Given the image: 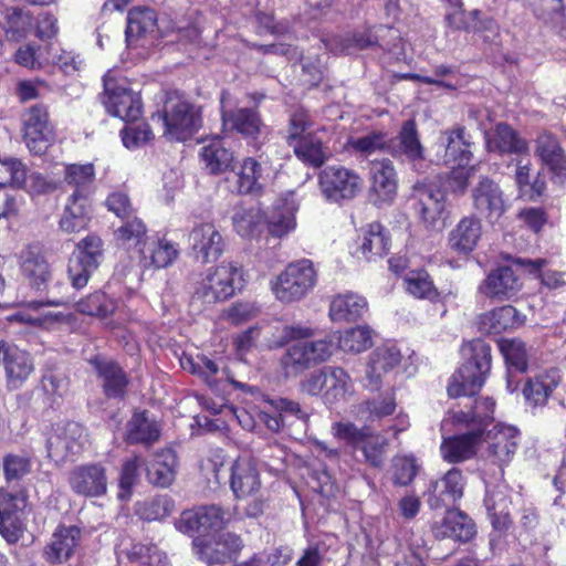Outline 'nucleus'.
Listing matches in <instances>:
<instances>
[{
    "label": "nucleus",
    "instance_id": "obj_1",
    "mask_svg": "<svg viewBox=\"0 0 566 566\" xmlns=\"http://www.w3.org/2000/svg\"><path fill=\"white\" fill-rule=\"evenodd\" d=\"M465 361L453 374L448 385L452 398L475 395L491 368V347L482 339H474L462 347Z\"/></svg>",
    "mask_w": 566,
    "mask_h": 566
},
{
    "label": "nucleus",
    "instance_id": "obj_2",
    "mask_svg": "<svg viewBox=\"0 0 566 566\" xmlns=\"http://www.w3.org/2000/svg\"><path fill=\"white\" fill-rule=\"evenodd\" d=\"M158 120H163L165 126L164 135L177 142L187 140L202 125L200 108L178 94L167 96Z\"/></svg>",
    "mask_w": 566,
    "mask_h": 566
},
{
    "label": "nucleus",
    "instance_id": "obj_3",
    "mask_svg": "<svg viewBox=\"0 0 566 566\" xmlns=\"http://www.w3.org/2000/svg\"><path fill=\"white\" fill-rule=\"evenodd\" d=\"M242 268L232 262H222L210 269L197 286L192 300L213 304L232 297L243 287Z\"/></svg>",
    "mask_w": 566,
    "mask_h": 566
},
{
    "label": "nucleus",
    "instance_id": "obj_4",
    "mask_svg": "<svg viewBox=\"0 0 566 566\" xmlns=\"http://www.w3.org/2000/svg\"><path fill=\"white\" fill-rule=\"evenodd\" d=\"M336 438L346 441L363 452L365 462L374 468H381L385 462L388 440L373 432L368 427L358 428L352 422H336L332 427Z\"/></svg>",
    "mask_w": 566,
    "mask_h": 566
},
{
    "label": "nucleus",
    "instance_id": "obj_5",
    "mask_svg": "<svg viewBox=\"0 0 566 566\" xmlns=\"http://www.w3.org/2000/svg\"><path fill=\"white\" fill-rule=\"evenodd\" d=\"M316 284V272L312 261L303 259L290 263L272 284L277 300L284 303L300 301Z\"/></svg>",
    "mask_w": 566,
    "mask_h": 566
},
{
    "label": "nucleus",
    "instance_id": "obj_6",
    "mask_svg": "<svg viewBox=\"0 0 566 566\" xmlns=\"http://www.w3.org/2000/svg\"><path fill=\"white\" fill-rule=\"evenodd\" d=\"M322 196L332 203L353 200L363 189L360 175L344 166H328L318 174Z\"/></svg>",
    "mask_w": 566,
    "mask_h": 566
},
{
    "label": "nucleus",
    "instance_id": "obj_7",
    "mask_svg": "<svg viewBox=\"0 0 566 566\" xmlns=\"http://www.w3.org/2000/svg\"><path fill=\"white\" fill-rule=\"evenodd\" d=\"M244 546L242 537L232 532L222 533L217 538L197 536L192 541L195 555L207 565L234 564Z\"/></svg>",
    "mask_w": 566,
    "mask_h": 566
},
{
    "label": "nucleus",
    "instance_id": "obj_8",
    "mask_svg": "<svg viewBox=\"0 0 566 566\" xmlns=\"http://www.w3.org/2000/svg\"><path fill=\"white\" fill-rule=\"evenodd\" d=\"M22 124L23 140L29 150L35 155L44 154L54 137L48 107L43 104L29 107L22 116Z\"/></svg>",
    "mask_w": 566,
    "mask_h": 566
},
{
    "label": "nucleus",
    "instance_id": "obj_9",
    "mask_svg": "<svg viewBox=\"0 0 566 566\" xmlns=\"http://www.w3.org/2000/svg\"><path fill=\"white\" fill-rule=\"evenodd\" d=\"M471 198L474 209L490 223L499 221L509 208L502 188L488 176L480 177L471 190Z\"/></svg>",
    "mask_w": 566,
    "mask_h": 566
},
{
    "label": "nucleus",
    "instance_id": "obj_10",
    "mask_svg": "<svg viewBox=\"0 0 566 566\" xmlns=\"http://www.w3.org/2000/svg\"><path fill=\"white\" fill-rule=\"evenodd\" d=\"M369 201L381 208L391 205L398 191L396 169L389 159L373 160L369 168Z\"/></svg>",
    "mask_w": 566,
    "mask_h": 566
},
{
    "label": "nucleus",
    "instance_id": "obj_11",
    "mask_svg": "<svg viewBox=\"0 0 566 566\" xmlns=\"http://www.w3.org/2000/svg\"><path fill=\"white\" fill-rule=\"evenodd\" d=\"M495 401L489 397L474 399L473 403L465 405L464 409H451L447 412L442 427L452 426L459 430L473 428L485 433L490 422L493 420Z\"/></svg>",
    "mask_w": 566,
    "mask_h": 566
},
{
    "label": "nucleus",
    "instance_id": "obj_12",
    "mask_svg": "<svg viewBox=\"0 0 566 566\" xmlns=\"http://www.w3.org/2000/svg\"><path fill=\"white\" fill-rule=\"evenodd\" d=\"M0 363L6 374L7 387L15 390L22 387L34 370L31 355L13 344L0 340Z\"/></svg>",
    "mask_w": 566,
    "mask_h": 566
},
{
    "label": "nucleus",
    "instance_id": "obj_13",
    "mask_svg": "<svg viewBox=\"0 0 566 566\" xmlns=\"http://www.w3.org/2000/svg\"><path fill=\"white\" fill-rule=\"evenodd\" d=\"M104 105L109 114L125 122H135L142 115V101L133 91L117 86L109 78H104Z\"/></svg>",
    "mask_w": 566,
    "mask_h": 566
},
{
    "label": "nucleus",
    "instance_id": "obj_14",
    "mask_svg": "<svg viewBox=\"0 0 566 566\" xmlns=\"http://www.w3.org/2000/svg\"><path fill=\"white\" fill-rule=\"evenodd\" d=\"M71 490L86 497H99L107 492L106 468L102 463H86L72 469L69 475Z\"/></svg>",
    "mask_w": 566,
    "mask_h": 566
},
{
    "label": "nucleus",
    "instance_id": "obj_15",
    "mask_svg": "<svg viewBox=\"0 0 566 566\" xmlns=\"http://www.w3.org/2000/svg\"><path fill=\"white\" fill-rule=\"evenodd\" d=\"M189 243L192 254L201 263L218 260L224 252L226 242L213 223H200L189 233Z\"/></svg>",
    "mask_w": 566,
    "mask_h": 566
},
{
    "label": "nucleus",
    "instance_id": "obj_16",
    "mask_svg": "<svg viewBox=\"0 0 566 566\" xmlns=\"http://www.w3.org/2000/svg\"><path fill=\"white\" fill-rule=\"evenodd\" d=\"M285 337L294 339L290 344L281 358V365L287 376H296L313 366L310 357L303 347L301 339L311 338L315 335V331L307 326L291 325L284 328Z\"/></svg>",
    "mask_w": 566,
    "mask_h": 566
},
{
    "label": "nucleus",
    "instance_id": "obj_17",
    "mask_svg": "<svg viewBox=\"0 0 566 566\" xmlns=\"http://www.w3.org/2000/svg\"><path fill=\"white\" fill-rule=\"evenodd\" d=\"M86 441L85 429L77 422H67L61 431L48 439V454L55 462L65 461L80 454Z\"/></svg>",
    "mask_w": 566,
    "mask_h": 566
},
{
    "label": "nucleus",
    "instance_id": "obj_18",
    "mask_svg": "<svg viewBox=\"0 0 566 566\" xmlns=\"http://www.w3.org/2000/svg\"><path fill=\"white\" fill-rule=\"evenodd\" d=\"M468 431L451 437H444L440 453L444 461L451 464L462 463L473 459L484 441L480 430L467 428Z\"/></svg>",
    "mask_w": 566,
    "mask_h": 566
},
{
    "label": "nucleus",
    "instance_id": "obj_19",
    "mask_svg": "<svg viewBox=\"0 0 566 566\" xmlns=\"http://www.w3.org/2000/svg\"><path fill=\"white\" fill-rule=\"evenodd\" d=\"M534 155L555 178L566 181V151L556 135L541 132L534 139Z\"/></svg>",
    "mask_w": 566,
    "mask_h": 566
},
{
    "label": "nucleus",
    "instance_id": "obj_20",
    "mask_svg": "<svg viewBox=\"0 0 566 566\" xmlns=\"http://www.w3.org/2000/svg\"><path fill=\"white\" fill-rule=\"evenodd\" d=\"M392 30L387 27H378L368 29L361 32H354L346 35H335L328 39L325 43L326 48L336 54H353L357 51L379 45L382 49H388V44L381 41L385 33H390Z\"/></svg>",
    "mask_w": 566,
    "mask_h": 566
},
{
    "label": "nucleus",
    "instance_id": "obj_21",
    "mask_svg": "<svg viewBox=\"0 0 566 566\" xmlns=\"http://www.w3.org/2000/svg\"><path fill=\"white\" fill-rule=\"evenodd\" d=\"M518 430L512 426L497 424L484 434L488 441V459L502 468L507 464L516 452L518 442Z\"/></svg>",
    "mask_w": 566,
    "mask_h": 566
},
{
    "label": "nucleus",
    "instance_id": "obj_22",
    "mask_svg": "<svg viewBox=\"0 0 566 566\" xmlns=\"http://www.w3.org/2000/svg\"><path fill=\"white\" fill-rule=\"evenodd\" d=\"M465 479L458 468L450 469L440 480L430 484L428 503L432 509L454 504L463 496Z\"/></svg>",
    "mask_w": 566,
    "mask_h": 566
},
{
    "label": "nucleus",
    "instance_id": "obj_23",
    "mask_svg": "<svg viewBox=\"0 0 566 566\" xmlns=\"http://www.w3.org/2000/svg\"><path fill=\"white\" fill-rule=\"evenodd\" d=\"M20 269L30 285L43 290L51 279L50 264L40 244H29L20 253Z\"/></svg>",
    "mask_w": 566,
    "mask_h": 566
},
{
    "label": "nucleus",
    "instance_id": "obj_24",
    "mask_svg": "<svg viewBox=\"0 0 566 566\" xmlns=\"http://www.w3.org/2000/svg\"><path fill=\"white\" fill-rule=\"evenodd\" d=\"M411 198L416 201L415 209L421 220L433 224L444 210V195L433 185L418 181L412 186Z\"/></svg>",
    "mask_w": 566,
    "mask_h": 566
},
{
    "label": "nucleus",
    "instance_id": "obj_25",
    "mask_svg": "<svg viewBox=\"0 0 566 566\" xmlns=\"http://www.w3.org/2000/svg\"><path fill=\"white\" fill-rule=\"evenodd\" d=\"M522 287L518 276L512 266H499L483 281L480 290L491 298L499 301L510 300L517 295Z\"/></svg>",
    "mask_w": 566,
    "mask_h": 566
},
{
    "label": "nucleus",
    "instance_id": "obj_26",
    "mask_svg": "<svg viewBox=\"0 0 566 566\" xmlns=\"http://www.w3.org/2000/svg\"><path fill=\"white\" fill-rule=\"evenodd\" d=\"M6 505L0 510V534L10 544L17 543L23 534L22 511L27 504L23 493L6 494Z\"/></svg>",
    "mask_w": 566,
    "mask_h": 566
},
{
    "label": "nucleus",
    "instance_id": "obj_27",
    "mask_svg": "<svg viewBox=\"0 0 566 566\" xmlns=\"http://www.w3.org/2000/svg\"><path fill=\"white\" fill-rule=\"evenodd\" d=\"M438 538H452L459 542H469L476 533L475 524L471 517L460 510H448L440 522L432 527Z\"/></svg>",
    "mask_w": 566,
    "mask_h": 566
},
{
    "label": "nucleus",
    "instance_id": "obj_28",
    "mask_svg": "<svg viewBox=\"0 0 566 566\" xmlns=\"http://www.w3.org/2000/svg\"><path fill=\"white\" fill-rule=\"evenodd\" d=\"M157 30L158 17L154 9L138 6L128 10L125 35L129 46L138 45L142 40L153 36Z\"/></svg>",
    "mask_w": 566,
    "mask_h": 566
},
{
    "label": "nucleus",
    "instance_id": "obj_29",
    "mask_svg": "<svg viewBox=\"0 0 566 566\" xmlns=\"http://www.w3.org/2000/svg\"><path fill=\"white\" fill-rule=\"evenodd\" d=\"M481 238V219L476 216H467L450 231L448 243L453 252L467 255L476 248Z\"/></svg>",
    "mask_w": 566,
    "mask_h": 566
},
{
    "label": "nucleus",
    "instance_id": "obj_30",
    "mask_svg": "<svg viewBox=\"0 0 566 566\" xmlns=\"http://www.w3.org/2000/svg\"><path fill=\"white\" fill-rule=\"evenodd\" d=\"M230 486L237 499H245L261 488L259 471L250 458H238L231 467Z\"/></svg>",
    "mask_w": 566,
    "mask_h": 566
},
{
    "label": "nucleus",
    "instance_id": "obj_31",
    "mask_svg": "<svg viewBox=\"0 0 566 566\" xmlns=\"http://www.w3.org/2000/svg\"><path fill=\"white\" fill-rule=\"evenodd\" d=\"M562 382L560 370L551 368L530 378L523 388V396L532 407H544Z\"/></svg>",
    "mask_w": 566,
    "mask_h": 566
},
{
    "label": "nucleus",
    "instance_id": "obj_32",
    "mask_svg": "<svg viewBox=\"0 0 566 566\" xmlns=\"http://www.w3.org/2000/svg\"><path fill=\"white\" fill-rule=\"evenodd\" d=\"M439 146L444 149L442 163L444 165H467L472 159L471 142L465 137L464 127H455L441 133Z\"/></svg>",
    "mask_w": 566,
    "mask_h": 566
},
{
    "label": "nucleus",
    "instance_id": "obj_33",
    "mask_svg": "<svg viewBox=\"0 0 566 566\" xmlns=\"http://www.w3.org/2000/svg\"><path fill=\"white\" fill-rule=\"evenodd\" d=\"M102 380L104 394L108 398H122L128 385V378L119 365L113 360L96 356L90 360Z\"/></svg>",
    "mask_w": 566,
    "mask_h": 566
},
{
    "label": "nucleus",
    "instance_id": "obj_34",
    "mask_svg": "<svg viewBox=\"0 0 566 566\" xmlns=\"http://www.w3.org/2000/svg\"><path fill=\"white\" fill-rule=\"evenodd\" d=\"M489 151L501 155H523L528 153V144L518 133L506 123H499L494 130L486 136Z\"/></svg>",
    "mask_w": 566,
    "mask_h": 566
},
{
    "label": "nucleus",
    "instance_id": "obj_35",
    "mask_svg": "<svg viewBox=\"0 0 566 566\" xmlns=\"http://www.w3.org/2000/svg\"><path fill=\"white\" fill-rule=\"evenodd\" d=\"M227 96L228 93L222 92L220 99L222 120L224 125L230 126L232 129L245 137L255 138L260 134L262 127V120L258 112L245 107L238 108L235 111H227Z\"/></svg>",
    "mask_w": 566,
    "mask_h": 566
},
{
    "label": "nucleus",
    "instance_id": "obj_36",
    "mask_svg": "<svg viewBox=\"0 0 566 566\" xmlns=\"http://www.w3.org/2000/svg\"><path fill=\"white\" fill-rule=\"evenodd\" d=\"M160 424L148 417L146 411L136 412L126 424L125 440L128 444L150 448L160 438Z\"/></svg>",
    "mask_w": 566,
    "mask_h": 566
},
{
    "label": "nucleus",
    "instance_id": "obj_37",
    "mask_svg": "<svg viewBox=\"0 0 566 566\" xmlns=\"http://www.w3.org/2000/svg\"><path fill=\"white\" fill-rule=\"evenodd\" d=\"M524 316L512 305L494 308L479 318V328L486 334H500L520 327Z\"/></svg>",
    "mask_w": 566,
    "mask_h": 566
},
{
    "label": "nucleus",
    "instance_id": "obj_38",
    "mask_svg": "<svg viewBox=\"0 0 566 566\" xmlns=\"http://www.w3.org/2000/svg\"><path fill=\"white\" fill-rule=\"evenodd\" d=\"M177 464V455L171 448L156 452L146 468L149 483L161 488L169 486L175 480Z\"/></svg>",
    "mask_w": 566,
    "mask_h": 566
},
{
    "label": "nucleus",
    "instance_id": "obj_39",
    "mask_svg": "<svg viewBox=\"0 0 566 566\" xmlns=\"http://www.w3.org/2000/svg\"><path fill=\"white\" fill-rule=\"evenodd\" d=\"M81 539L77 526H60L53 533L51 543L45 548V556L52 563L66 560L74 552Z\"/></svg>",
    "mask_w": 566,
    "mask_h": 566
},
{
    "label": "nucleus",
    "instance_id": "obj_40",
    "mask_svg": "<svg viewBox=\"0 0 566 566\" xmlns=\"http://www.w3.org/2000/svg\"><path fill=\"white\" fill-rule=\"evenodd\" d=\"M91 219V205L86 196L71 195L66 202L60 228L66 233H73L86 228Z\"/></svg>",
    "mask_w": 566,
    "mask_h": 566
},
{
    "label": "nucleus",
    "instance_id": "obj_41",
    "mask_svg": "<svg viewBox=\"0 0 566 566\" xmlns=\"http://www.w3.org/2000/svg\"><path fill=\"white\" fill-rule=\"evenodd\" d=\"M367 312V301L353 292L338 294L329 304V317L333 322H354Z\"/></svg>",
    "mask_w": 566,
    "mask_h": 566
},
{
    "label": "nucleus",
    "instance_id": "obj_42",
    "mask_svg": "<svg viewBox=\"0 0 566 566\" xmlns=\"http://www.w3.org/2000/svg\"><path fill=\"white\" fill-rule=\"evenodd\" d=\"M401 354L396 347H378L369 356L366 376L374 389L379 388L381 376L397 367Z\"/></svg>",
    "mask_w": 566,
    "mask_h": 566
},
{
    "label": "nucleus",
    "instance_id": "obj_43",
    "mask_svg": "<svg viewBox=\"0 0 566 566\" xmlns=\"http://www.w3.org/2000/svg\"><path fill=\"white\" fill-rule=\"evenodd\" d=\"M140 255L145 266L165 269L177 260L179 250L175 243L163 238L144 243Z\"/></svg>",
    "mask_w": 566,
    "mask_h": 566
},
{
    "label": "nucleus",
    "instance_id": "obj_44",
    "mask_svg": "<svg viewBox=\"0 0 566 566\" xmlns=\"http://www.w3.org/2000/svg\"><path fill=\"white\" fill-rule=\"evenodd\" d=\"M353 394L354 382L349 374L342 367L326 366L325 403L346 401Z\"/></svg>",
    "mask_w": 566,
    "mask_h": 566
},
{
    "label": "nucleus",
    "instance_id": "obj_45",
    "mask_svg": "<svg viewBox=\"0 0 566 566\" xmlns=\"http://www.w3.org/2000/svg\"><path fill=\"white\" fill-rule=\"evenodd\" d=\"M389 154L395 157L405 155L411 161L422 159L423 157V148L413 120L403 123L397 139L389 138Z\"/></svg>",
    "mask_w": 566,
    "mask_h": 566
},
{
    "label": "nucleus",
    "instance_id": "obj_46",
    "mask_svg": "<svg viewBox=\"0 0 566 566\" xmlns=\"http://www.w3.org/2000/svg\"><path fill=\"white\" fill-rule=\"evenodd\" d=\"M290 146L302 163L315 168L322 167L332 156L329 148L312 134Z\"/></svg>",
    "mask_w": 566,
    "mask_h": 566
},
{
    "label": "nucleus",
    "instance_id": "obj_47",
    "mask_svg": "<svg viewBox=\"0 0 566 566\" xmlns=\"http://www.w3.org/2000/svg\"><path fill=\"white\" fill-rule=\"evenodd\" d=\"M200 157L205 168L212 175L227 171L232 166L233 155L228 150L219 137L212 138L203 145Z\"/></svg>",
    "mask_w": 566,
    "mask_h": 566
},
{
    "label": "nucleus",
    "instance_id": "obj_48",
    "mask_svg": "<svg viewBox=\"0 0 566 566\" xmlns=\"http://www.w3.org/2000/svg\"><path fill=\"white\" fill-rule=\"evenodd\" d=\"M389 250V239L380 223H371L364 232L360 245L355 255L370 261L374 256H382Z\"/></svg>",
    "mask_w": 566,
    "mask_h": 566
},
{
    "label": "nucleus",
    "instance_id": "obj_49",
    "mask_svg": "<svg viewBox=\"0 0 566 566\" xmlns=\"http://www.w3.org/2000/svg\"><path fill=\"white\" fill-rule=\"evenodd\" d=\"M484 502L493 527L491 534V543H493L500 539L512 525L509 501L501 494H492L488 495Z\"/></svg>",
    "mask_w": 566,
    "mask_h": 566
},
{
    "label": "nucleus",
    "instance_id": "obj_50",
    "mask_svg": "<svg viewBox=\"0 0 566 566\" xmlns=\"http://www.w3.org/2000/svg\"><path fill=\"white\" fill-rule=\"evenodd\" d=\"M119 555L143 566H165L166 562V556L153 544L134 543L129 548L122 549Z\"/></svg>",
    "mask_w": 566,
    "mask_h": 566
},
{
    "label": "nucleus",
    "instance_id": "obj_51",
    "mask_svg": "<svg viewBox=\"0 0 566 566\" xmlns=\"http://www.w3.org/2000/svg\"><path fill=\"white\" fill-rule=\"evenodd\" d=\"M94 176L95 171L92 164H73L65 168L64 180L69 186L75 188L72 195L81 193L88 198L91 193V187L94 181Z\"/></svg>",
    "mask_w": 566,
    "mask_h": 566
},
{
    "label": "nucleus",
    "instance_id": "obj_52",
    "mask_svg": "<svg viewBox=\"0 0 566 566\" xmlns=\"http://www.w3.org/2000/svg\"><path fill=\"white\" fill-rule=\"evenodd\" d=\"M262 177L261 164L250 157L244 159L238 175V191L244 195L259 192L262 188Z\"/></svg>",
    "mask_w": 566,
    "mask_h": 566
},
{
    "label": "nucleus",
    "instance_id": "obj_53",
    "mask_svg": "<svg viewBox=\"0 0 566 566\" xmlns=\"http://www.w3.org/2000/svg\"><path fill=\"white\" fill-rule=\"evenodd\" d=\"M371 329L368 326H357L342 333L338 346L348 353H361L373 345Z\"/></svg>",
    "mask_w": 566,
    "mask_h": 566
},
{
    "label": "nucleus",
    "instance_id": "obj_54",
    "mask_svg": "<svg viewBox=\"0 0 566 566\" xmlns=\"http://www.w3.org/2000/svg\"><path fill=\"white\" fill-rule=\"evenodd\" d=\"M235 231L241 237H253L260 232L263 216L258 208H238L232 217Z\"/></svg>",
    "mask_w": 566,
    "mask_h": 566
},
{
    "label": "nucleus",
    "instance_id": "obj_55",
    "mask_svg": "<svg viewBox=\"0 0 566 566\" xmlns=\"http://www.w3.org/2000/svg\"><path fill=\"white\" fill-rule=\"evenodd\" d=\"M125 219L114 232L117 243L127 248L139 245L147 233L145 223L137 217Z\"/></svg>",
    "mask_w": 566,
    "mask_h": 566
},
{
    "label": "nucleus",
    "instance_id": "obj_56",
    "mask_svg": "<svg viewBox=\"0 0 566 566\" xmlns=\"http://www.w3.org/2000/svg\"><path fill=\"white\" fill-rule=\"evenodd\" d=\"M27 180V168L17 158L0 159V188L21 189Z\"/></svg>",
    "mask_w": 566,
    "mask_h": 566
},
{
    "label": "nucleus",
    "instance_id": "obj_57",
    "mask_svg": "<svg viewBox=\"0 0 566 566\" xmlns=\"http://www.w3.org/2000/svg\"><path fill=\"white\" fill-rule=\"evenodd\" d=\"M407 291L418 298L433 300L438 291L433 285L430 275L423 271H410L405 277Z\"/></svg>",
    "mask_w": 566,
    "mask_h": 566
},
{
    "label": "nucleus",
    "instance_id": "obj_58",
    "mask_svg": "<svg viewBox=\"0 0 566 566\" xmlns=\"http://www.w3.org/2000/svg\"><path fill=\"white\" fill-rule=\"evenodd\" d=\"M349 145L356 153L370 156L378 151L389 153L390 142L386 134L371 132L361 137L352 138Z\"/></svg>",
    "mask_w": 566,
    "mask_h": 566
},
{
    "label": "nucleus",
    "instance_id": "obj_59",
    "mask_svg": "<svg viewBox=\"0 0 566 566\" xmlns=\"http://www.w3.org/2000/svg\"><path fill=\"white\" fill-rule=\"evenodd\" d=\"M4 30L11 40L23 38L32 25L30 14L19 8H8L4 11Z\"/></svg>",
    "mask_w": 566,
    "mask_h": 566
},
{
    "label": "nucleus",
    "instance_id": "obj_60",
    "mask_svg": "<svg viewBox=\"0 0 566 566\" xmlns=\"http://www.w3.org/2000/svg\"><path fill=\"white\" fill-rule=\"evenodd\" d=\"M396 403L392 397L381 400L374 399L360 403L357 407V417L365 422H373L385 416H389L395 411Z\"/></svg>",
    "mask_w": 566,
    "mask_h": 566
},
{
    "label": "nucleus",
    "instance_id": "obj_61",
    "mask_svg": "<svg viewBox=\"0 0 566 566\" xmlns=\"http://www.w3.org/2000/svg\"><path fill=\"white\" fill-rule=\"evenodd\" d=\"M391 480L395 485H409L418 473L416 459L409 455L395 457L391 461Z\"/></svg>",
    "mask_w": 566,
    "mask_h": 566
},
{
    "label": "nucleus",
    "instance_id": "obj_62",
    "mask_svg": "<svg viewBox=\"0 0 566 566\" xmlns=\"http://www.w3.org/2000/svg\"><path fill=\"white\" fill-rule=\"evenodd\" d=\"M313 126V119L310 113L303 108L297 107L293 109L289 117L286 129V142L289 145H294L295 142L304 138L305 133Z\"/></svg>",
    "mask_w": 566,
    "mask_h": 566
},
{
    "label": "nucleus",
    "instance_id": "obj_63",
    "mask_svg": "<svg viewBox=\"0 0 566 566\" xmlns=\"http://www.w3.org/2000/svg\"><path fill=\"white\" fill-rule=\"evenodd\" d=\"M114 303L101 292H95L76 304V310L80 313L98 317L108 316L114 312Z\"/></svg>",
    "mask_w": 566,
    "mask_h": 566
},
{
    "label": "nucleus",
    "instance_id": "obj_64",
    "mask_svg": "<svg viewBox=\"0 0 566 566\" xmlns=\"http://www.w3.org/2000/svg\"><path fill=\"white\" fill-rule=\"evenodd\" d=\"M541 2L544 8L535 9L538 18L558 29L566 36V9L563 8L562 0H541Z\"/></svg>",
    "mask_w": 566,
    "mask_h": 566
}]
</instances>
